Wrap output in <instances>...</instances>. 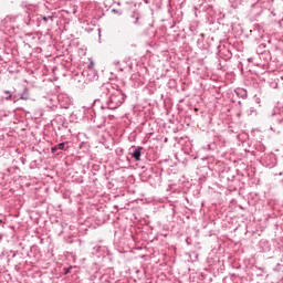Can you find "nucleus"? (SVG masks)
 <instances>
[{
	"label": "nucleus",
	"mask_w": 283,
	"mask_h": 283,
	"mask_svg": "<svg viewBox=\"0 0 283 283\" xmlns=\"http://www.w3.org/2000/svg\"><path fill=\"white\" fill-rule=\"evenodd\" d=\"M56 147H57V149L63 150V149H65V143H61Z\"/></svg>",
	"instance_id": "obj_3"
},
{
	"label": "nucleus",
	"mask_w": 283,
	"mask_h": 283,
	"mask_svg": "<svg viewBox=\"0 0 283 283\" xmlns=\"http://www.w3.org/2000/svg\"><path fill=\"white\" fill-rule=\"evenodd\" d=\"M140 151H143V147L136 148L132 154V158H134L136 161L140 160Z\"/></svg>",
	"instance_id": "obj_2"
},
{
	"label": "nucleus",
	"mask_w": 283,
	"mask_h": 283,
	"mask_svg": "<svg viewBox=\"0 0 283 283\" xmlns=\"http://www.w3.org/2000/svg\"><path fill=\"white\" fill-rule=\"evenodd\" d=\"M21 99H22V101H28V97L21 96Z\"/></svg>",
	"instance_id": "obj_6"
},
{
	"label": "nucleus",
	"mask_w": 283,
	"mask_h": 283,
	"mask_svg": "<svg viewBox=\"0 0 283 283\" xmlns=\"http://www.w3.org/2000/svg\"><path fill=\"white\" fill-rule=\"evenodd\" d=\"M123 103H125V96H123V94L117 93V94H113L111 96L109 105H111L112 109H117V107H120V105H123Z\"/></svg>",
	"instance_id": "obj_1"
},
{
	"label": "nucleus",
	"mask_w": 283,
	"mask_h": 283,
	"mask_svg": "<svg viewBox=\"0 0 283 283\" xmlns=\"http://www.w3.org/2000/svg\"><path fill=\"white\" fill-rule=\"evenodd\" d=\"M6 94L9 95V98H12V95L10 94V91H7Z\"/></svg>",
	"instance_id": "obj_5"
},
{
	"label": "nucleus",
	"mask_w": 283,
	"mask_h": 283,
	"mask_svg": "<svg viewBox=\"0 0 283 283\" xmlns=\"http://www.w3.org/2000/svg\"><path fill=\"white\" fill-rule=\"evenodd\" d=\"M51 151H52V154H56V151H59V147H57V146L52 147V148H51Z\"/></svg>",
	"instance_id": "obj_4"
}]
</instances>
